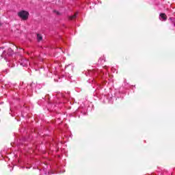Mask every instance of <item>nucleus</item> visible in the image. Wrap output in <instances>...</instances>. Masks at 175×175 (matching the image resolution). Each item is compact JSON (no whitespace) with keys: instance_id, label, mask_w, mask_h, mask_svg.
<instances>
[{"instance_id":"nucleus-1","label":"nucleus","mask_w":175,"mask_h":175,"mask_svg":"<svg viewBox=\"0 0 175 175\" xmlns=\"http://www.w3.org/2000/svg\"><path fill=\"white\" fill-rule=\"evenodd\" d=\"M18 16L23 21H27V20H28V17H29V12L25 10H21L18 12Z\"/></svg>"},{"instance_id":"nucleus-2","label":"nucleus","mask_w":175,"mask_h":175,"mask_svg":"<svg viewBox=\"0 0 175 175\" xmlns=\"http://www.w3.org/2000/svg\"><path fill=\"white\" fill-rule=\"evenodd\" d=\"M20 64L22 66H28L29 65V61L27 59H22Z\"/></svg>"},{"instance_id":"nucleus-3","label":"nucleus","mask_w":175,"mask_h":175,"mask_svg":"<svg viewBox=\"0 0 175 175\" xmlns=\"http://www.w3.org/2000/svg\"><path fill=\"white\" fill-rule=\"evenodd\" d=\"M167 18V16H166V14H160V20H161L162 21H166Z\"/></svg>"},{"instance_id":"nucleus-4","label":"nucleus","mask_w":175,"mask_h":175,"mask_svg":"<svg viewBox=\"0 0 175 175\" xmlns=\"http://www.w3.org/2000/svg\"><path fill=\"white\" fill-rule=\"evenodd\" d=\"M78 13H75L74 15L69 16V20H75L77 16Z\"/></svg>"},{"instance_id":"nucleus-5","label":"nucleus","mask_w":175,"mask_h":175,"mask_svg":"<svg viewBox=\"0 0 175 175\" xmlns=\"http://www.w3.org/2000/svg\"><path fill=\"white\" fill-rule=\"evenodd\" d=\"M37 39H38V42H40V40H42V35L38 34L37 35Z\"/></svg>"},{"instance_id":"nucleus-6","label":"nucleus","mask_w":175,"mask_h":175,"mask_svg":"<svg viewBox=\"0 0 175 175\" xmlns=\"http://www.w3.org/2000/svg\"><path fill=\"white\" fill-rule=\"evenodd\" d=\"M55 13H57V14H59V13L58 12H57V11H55Z\"/></svg>"},{"instance_id":"nucleus-7","label":"nucleus","mask_w":175,"mask_h":175,"mask_svg":"<svg viewBox=\"0 0 175 175\" xmlns=\"http://www.w3.org/2000/svg\"><path fill=\"white\" fill-rule=\"evenodd\" d=\"M0 27H1V23H0Z\"/></svg>"}]
</instances>
